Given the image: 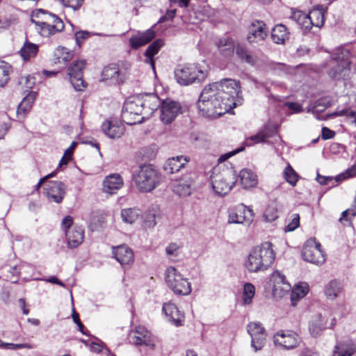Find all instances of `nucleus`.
Listing matches in <instances>:
<instances>
[{"label":"nucleus","instance_id":"e2e57ef3","mask_svg":"<svg viewBox=\"0 0 356 356\" xmlns=\"http://www.w3.org/2000/svg\"><path fill=\"white\" fill-rule=\"evenodd\" d=\"M36 280H43L46 282H49V283H52V284H58L60 286H63V287H65V284L60 281V280H58L56 276H51L49 278H47V279H42V278H35Z\"/></svg>","mask_w":356,"mask_h":356},{"label":"nucleus","instance_id":"774afa93","mask_svg":"<svg viewBox=\"0 0 356 356\" xmlns=\"http://www.w3.org/2000/svg\"><path fill=\"white\" fill-rule=\"evenodd\" d=\"M302 12L300 11V10H292L291 11V15L290 16V18L295 21L296 22H297L299 19H300V15H302Z\"/></svg>","mask_w":356,"mask_h":356},{"label":"nucleus","instance_id":"473e14b6","mask_svg":"<svg viewBox=\"0 0 356 356\" xmlns=\"http://www.w3.org/2000/svg\"><path fill=\"white\" fill-rule=\"evenodd\" d=\"M241 184L245 188L254 187L257 184V177L250 170L243 169L239 173Z\"/></svg>","mask_w":356,"mask_h":356},{"label":"nucleus","instance_id":"f03ea898","mask_svg":"<svg viewBox=\"0 0 356 356\" xmlns=\"http://www.w3.org/2000/svg\"><path fill=\"white\" fill-rule=\"evenodd\" d=\"M273 247L272 243L266 241L253 248L245 261V268L250 273H258L268 269L275 258Z\"/></svg>","mask_w":356,"mask_h":356},{"label":"nucleus","instance_id":"a19ab883","mask_svg":"<svg viewBox=\"0 0 356 356\" xmlns=\"http://www.w3.org/2000/svg\"><path fill=\"white\" fill-rule=\"evenodd\" d=\"M324 9L323 7H317L312 9L308 14L312 23L313 26L316 27H321L324 24Z\"/></svg>","mask_w":356,"mask_h":356},{"label":"nucleus","instance_id":"c85d7f7f","mask_svg":"<svg viewBox=\"0 0 356 356\" xmlns=\"http://www.w3.org/2000/svg\"><path fill=\"white\" fill-rule=\"evenodd\" d=\"M188 162V159L183 156L168 159L163 169L168 174H173L180 170Z\"/></svg>","mask_w":356,"mask_h":356},{"label":"nucleus","instance_id":"4d7b16f0","mask_svg":"<svg viewBox=\"0 0 356 356\" xmlns=\"http://www.w3.org/2000/svg\"><path fill=\"white\" fill-rule=\"evenodd\" d=\"M90 37V33L86 31H78L75 33L76 44L81 45L83 41Z\"/></svg>","mask_w":356,"mask_h":356},{"label":"nucleus","instance_id":"72a5a7b5","mask_svg":"<svg viewBox=\"0 0 356 356\" xmlns=\"http://www.w3.org/2000/svg\"><path fill=\"white\" fill-rule=\"evenodd\" d=\"M73 57V52L64 47H57L53 55V61L54 63L66 64Z\"/></svg>","mask_w":356,"mask_h":356},{"label":"nucleus","instance_id":"c756f323","mask_svg":"<svg viewBox=\"0 0 356 356\" xmlns=\"http://www.w3.org/2000/svg\"><path fill=\"white\" fill-rule=\"evenodd\" d=\"M36 92H30L21 102L17 109V115L19 119H23L31 111L33 102L36 98Z\"/></svg>","mask_w":356,"mask_h":356},{"label":"nucleus","instance_id":"a18cd8bd","mask_svg":"<svg viewBox=\"0 0 356 356\" xmlns=\"http://www.w3.org/2000/svg\"><path fill=\"white\" fill-rule=\"evenodd\" d=\"M284 179L292 186H295L299 179V175L293 170L290 164L283 171Z\"/></svg>","mask_w":356,"mask_h":356},{"label":"nucleus","instance_id":"6e6d98bb","mask_svg":"<svg viewBox=\"0 0 356 356\" xmlns=\"http://www.w3.org/2000/svg\"><path fill=\"white\" fill-rule=\"evenodd\" d=\"M64 6L70 7L74 10H78L82 5L83 0H60Z\"/></svg>","mask_w":356,"mask_h":356},{"label":"nucleus","instance_id":"6e6552de","mask_svg":"<svg viewBox=\"0 0 356 356\" xmlns=\"http://www.w3.org/2000/svg\"><path fill=\"white\" fill-rule=\"evenodd\" d=\"M207 74V70L197 65H179L175 70V79L181 86H188L196 81L201 82Z\"/></svg>","mask_w":356,"mask_h":356},{"label":"nucleus","instance_id":"f257e3e1","mask_svg":"<svg viewBox=\"0 0 356 356\" xmlns=\"http://www.w3.org/2000/svg\"><path fill=\"white\" fill-rule=\"evenodd\" d=\"M241 99L239 82L225 79L207 85L197 104L203 115L217 118L229 112L241 102Z\"/></svg>","mask_w":356,"mask_h":356},{"label":"nucleus","instance_id":"680f3d73","mask_svg":"<svg viewBox=\"0 0 356 356\" xmlns=\"http://www.w3.org/2000/svg\"><path fill=\"white\" fill-rule=\"evenodd\" d=\"M284 105L291 110L293 113H298L302 111V106L296 102H286Z\"/></svg>","mask_w":356,"mask_h":356},{"label":"nucleus","instance_id":"39448f33","mask_svg":"<svg viewBox=\"0 0 356 356\" xmlns=\"http://www.w3.org/2000/svg\"><path fill=\"white\" fill-rule=\"evenodd\" d=\"M211 186L218 195H227L236 182L234 170L230 168L214 167L211 175Z\"/></svg>","mask_w":356,"mask_h":356},{"label":"nucleus","instance_id":"dca6fc26","mask_svg":"<svg viewBox=\"0 0 356 356\" xmlns=\"http://www.w3.org/2000/svg\"><path fill=\"white\" fill-rule=\"evenodd\" d=\"M247 330L251 337V346L254 351L261 350L266 342V331L260 323L251 322L247 325Z\"/></svg>","mask_w":356,"mask_h":356},{"label":"nucleus","instance_id":"0eeeda50","mask_svg":"<svg viewBox=\"0 0 356 356\" xmlns=\"http://www.w3.org/2000/svg\"><path fill=\"white\" fill-rule=\"evenodd\" d=\"M141 98L139 97L128 98L123 106L122 119L127 124L132 125L143 122L146 120L144 116Z\"/></svg>","mask_w":356,"mask_h":356},{"label":"nucleus","instance_id":"aec40b11","mask_svg":"<svg viewBox=\"0 0 356 356\" xmlns=\"http://www.w3.org/2000/svg\"><path fill=\"white\" fill-rule=\"evenodd\" d=\"M130 343L136 346L145 345L152 349L155 346L152 334L145 327L140 325L136 327L131 332Z\"/></svg>","mask_w":356,"mask_h":356},{"label":"nucleus","instance_id":"f704fd0d","mask_svg":"<svg viewBox=\"0 0 356 356\" xmlns=\"http://www.w3.org/2000/svg\"><path fill=\"white\" fill-rule=\"evenodd\" d=\"M326 321L321 314L316 315L309 323V332L313 337L318 336L325 328Z\"/></svg>","mask_w":356,"mask_h":356},{"label":"nucleus","instance_id":"bf43d9fd","mask_svg":"<svg viewBox=\"0 0 356 356\" xmlns=\"http://www.w3.org/2000/svg\"><path fill=\"white\" fill-rule=\"evenodd\" d=\"M73 223V218L70 216H65L62 220V228L65 230V233L70 229Z\"/></svg>","mask_w":356,"mask_h":356},{"label":"nucleus","instance_id":"a211bd4d","mask_svg":"<svg viewBox=\"0 0 356 356\" xmlns=\"http://www.w3.org/2000/svg\"><path fill=\"white\" fill-rule=\"evenodd\" d=\"M253 219V211L244 204H240L232 209L229 213L228 222L250 224Z\"/></svg>","mask_w":356,"mask_h":356},{"label":"nucleus","instance_id":"2f4dec72","mask_svg":"<svg viewBox=\"0 0 356 356\" xmlns=\"http://www.w3.org/2000/svg\"><path fill=\"white\" fill-rule=\"evenodd\" d=\"M309 292V285L306 282L296 284L291 292V302L292 306H296L297 302L303 298Z\"/></svg>","mask_w":356,"mask_h":356},{"label":"nucleus","instance_id":"603ef678","mask_svg":"<svg viewBox=\"0 0 356 356\" xmlns=\"http://www.w3.org/2000/svg\"><path fill=\"white\" fill-rule=\"evenodd\" d=\"M19 83L27 89H31L35 85V79L30 75L22 76L19 80Z\"/></svg>","mask_w":356,"mask_h":356},{"label":"nucleus","instance_id":"37998d69","mask_svg":"<svg viewBox=\"0 0 356 356\" xmlns=\"http://www.w3.org/2000/svg\"><path fill=\"white\" fill-rule=\"evenodd\" d=\"M236 55L245 63L250 65H254L257 63V57L251 54L247 49L243 46L238 45L236 48Z\"/></svg>","mask_w":356,"mask_h":356},{"label":"nucleus","instance_id":"f3484780","mask_svg":"<svg viewBox=\"0 0 356 356\" xmlns=\"http://www.w3.org/2000/svg\"><path fill=\"white\" fill-rule=\"evenodd\" d=\"M326 107L327 104L325 103V101L323 99H319L315 102V105L313 106L311 111L314 116L318 120H325L329 117L342 115L343 113H346L350 122L355 124L356 126V112L353 111H347L344 112L342 111L339 113H333L331 114H327L326 116H323L321 114V113L324 111Z\"/></svg>","mask_w":356,"mask_h":356},{"label":"nucleus","instance_id":"4468645a","mask_svg":"<svg viewBox=\"0 0 356 356\" xmlns=\"http://www.w3.org/2000/svg\"><path fill=\"white\" fill-rule=\"evenodd\" d=\"M321 247V244L314 241H307L302 252L304 260L316 265L323 264L325 258Z\"/></svg>","mask_w":356,"mask_h":356},{"label":"nucleus","instance_id":"13d9d810","mask_svg":"<svg viewBox=\"0 0 356 356\" xmlns=\"http://www.w3.org/2000/svg\"><path fill=\"white\" fill-rule=\"evenodd\" d=\"M179 246L176 243L170 244L165 249L166 254L169 256L177 257L179 254Z\"/></svg>","mask_w":356,"mask_h":356},{"label":"nucleus","instance_id":"7ed1b4c3","mask_svg":"<svg viewBox=\"0 0 356 356\" xmlns=\"http://www.w3.org/2000/svg\"><path fill=\"white\" fill-rule=\"evenodd\" d=\"M31 22L35 24L37 31L44 37H49L64 29L63 22L58 16L42 9L33 12Z\"/></svg>","mask_w":356,"mask_h":356},{"label":"nucleus","instance_id":"5fc2aeb1","mask_svg":"<svg viewBox=\"0 0 356 356\" xmlns=\"http://www.w3.org/2000/svg\"><path fill=\"white\" fill-rule=\"evenodd\" d=\"M356 175V165L348 168L344 173L339 175L335 177V181L338 182L344 179L354 177Z\"/></svg>","mask_w":356,"mask_h":356},{"label":"nucleus","instance_id":"3c124183","mask_svg":"<svg viewBox=\"0 0 356 356\" xmlns=\"http://www.w3.org/2000/svg\"><path fill=\"white\" fill-rule=\"evenodd\" d=\"M22 348L33 349L34 346L30 343H5L3 345V349L18 350Z\"/></svg>","mask_w":356,"mask_h":356},{"label":"nucleus","instance_id":"c9c22d12","mask_svg":"<svg viewBox=\"0 0 356 356\" xmlns=\"http://www.w3.org/2000/svg\"><path fill=\"white\" fill-rule=\"evenodd\" d=\"M163 45V42L161 39H157L154 41L146 49L145 55L147 58V63H149L152 69L155 70L154 60L153 56L156 55L161 47Z\"/></svg>","mask_w":356,"mask_h":356},{"label":"nucleus","instance_id":"7c9ffc66","mask_svg":"<svg viewBox=\"0 0 356 356\" xmlns=\"http://www.w3.org/2000/svg\"><path fill=\"white\" fill-rule=\"evenodd\" d=\"M66 237L69 247L76 248L83 241L84 231L81 227H74L66 232Z\"/></svg>","mask_w":356,"mask_h":356},{"label":"nucleus","instance_id":"a878e982","mask_svg":"<svg viewBox=\"0 0 356 356\" xmlns=\"http://www.w3.org/2000/svg\"><path fill=\"white\" fill-rule=\"evenodd\" d=\"M102 131L110 138H120L124 132V127L117 121H105L102 125Z\"/></svg>","mask_w":356,"mask_h":356},{"label":"nucleus","instance_id":"c03bdc74","mask_svg":"<svg viewBox=\"0 0 356 356\" xmlns=\"http://www.w3.org/2000/svg\"><path fill=\"white\" fill-rule=\"evenodd\" d=\"M356 351V345L341 343L336 346L334 356H351Z\"/></svg>","mask_w":356,"mask_h":356},{"label":"nucleus","instance_id":"5701e85b","mask_svg":"<svg viewBox=\"0 0 356 356\" xmlns=\"http://www.w3.org/2000/svg\"><path fill=\"white\" fill-rule=\"evenodd\" d=\"M193 181L190 175H184L179 179H176L172 183V191L181 197L188 196L191 194Z\"/></svg>","mask_w":356,"mask_h":356},{"label":"nucleus","instance_id":"1a4fd4ad","mask_svg":"<svg viewBox=\"0 0 356 356\" xmlns=\"http://www.w3.org/2000/svg\"><path fill=\"white\" fill-rule=\"evenodd\" d=\"M165 280L168 286L176 295L187 296L191 293V283L175 267L170 266L165 270Z\"/></svg>","mask_w":356,"mask_h":356},{"label":"nucleus","instance_id":"79ce46f5","mask_svg":"<svg viewBox=\"0 0 356 356\" xmlns=\"http://www.w3.org/2000/svg\"><path fill=\"white\" fill-rule=\"evenodd\" d=\"M140 212L137 209H123L121 211V218L124 222L133 224L139 218Z\"/></svg>","mask_w":356,"mask_h":356},{"label":"nucleus","instance_id":"ddd939ff","mask_svg":"<svg viewBox=\"0 0 356 356\" xmlns=\"http://www.w3.org/2000/svg\"><path fill=\"white\" fill-rule=\"evenodd\" d=\"M273 341L276 346L284 350H291L300 345L301 338L294 332L280 331L274 334Z\"/></svg>","mask_w":356,"mask_h":356},{"label":"nucleus","instance_id":"2eb2a0df","mask_svg":"<svg viewBox=\"0 0 356 356\" xmlns=\"http://www.w3.org/2000/svg\"><path fill=\"white\" fill-rule=\"evenodd\" d=\"M67 186L59 181H51L44 186V194L49 202L61 203L66 194Z\"/></svg>","mask_w":356,"mask_h":356},{"label":"nucleus","instance_id":"864d4df0","mask_svg":"<svg viewBox=\"0 0 356 356\" xmlns=\"http://www.w3.org/2000/svg\"><path fill=\"white\" fill-rule=\"evenodd\" d=\"M291 221L285 227V232H292L295 230L300 225V216L295 213L292 216Z\"/></svg>","mask_w":356,"mask_h":356},{"label":"nucleus","instance_id":"423d86ee","mask_svg":"<svg viewBox=\"0 0 356 356\" xmlns=\"http://www.w3.org/2000/svg\"><path fill=\"white\" fill-rule=\"evenodd\" d=\"M350 52L338 49L332 54L331 58L326 64L327 74L332 79H341L349 72Z\"/></svg>","mask_w":356,"mask_h":356},{"label":"nucleus","instance_id":"4c0bfd02","mask_svg":"<svg viewBox=\"0 0 356 356\" xmlns=\"http://www.w3.org/2000/svg\"><path fill=\"white\" fill-rule=\"evenodd\" d=\"M38 51V45L26 40L23 47L20 49L19 54L24 60H28L30 58L35 57Z\"/></svg>","mask_w":356,"mask_h":356},{"label":"nucleus","instance_id":"cd10ccee","mask_svg":"<svg viewBox=\"0 0 356 356\" xmlns=\"http://www.w3.org/2000/svg\"><path fill=\"white\" fill-rule=\"evenodd\" d=\"M163 311L165 316L168 317L169 321L175 325L179 326L181 325L184 321V315L174 303L169 302L163 304Z\"/></svg>","mask_w":356,"mask_h":356},{"label":"nucleus","instance_id":"393cba45","mask_svg":"<svg viewBox=\"0 0 356 356\" xmlns=\"http://www.w3.org/2000/svg\"><path fill=\"white\" fill-rule=\"evenodd\" d=\"M124 184L123 179L119 174H111L103 181V191L111 195L115 194Z\"/></svg>","mask_w":356,"mask_h":356},{"label":"nucleus","instance_id":"ea45409f","mask_svg":"<svg viewBox=\"0 0 356 356\" xmlns=\"http://www.w3.org/2000/svg\"><path fill=\"white\" fill-rule=\"evenodd\" d=\"M287 29L282 24L276 25L271 31V38L277 44L283 43L287 38Z\"/></svg>","mask_w":356,"mask_h":356},{"label":"nucleus","instance_id":"412c9836","mask_svg":"<svg viewBox=\"0 0 356 356\" xmlns=\"http://www.w3.org/2000/svg\"><path fill=\"white\" fill-rule=\"evenodd\" d=\"M113 257L124 268H127L134 263V257L132 250L126 245L113 247Z\"/></svg>","mask_w":356,"mask_h":356},{"label":"nucleus","instance_id":"f8f14e48","mask_svg":"<svg viewBox=\"0 0 356 356\" xmlns=\"http://www.w3.org/2000/svg\"><path fill=\"white\" fill-rule=\"evenodd\" d=\"M160 120L164 124H169L182 113L179 102L167 99L163 100L160 107Z\"/></svg>","mask_w":356,"mask_h":356},{"label":"nucleus","instance_id":"de8ad7c7","mask_svg":"<svg viewBox=\"0 0 356 356\" xmlns=\"http://www.w3.org/2000/svg\"><path fill=\"white\" fill-rule=\"evenodd\" d=\"M10 67L7 63L0 60V87H3L8 80Z\"/></svg>","mask_w":356,"mask_h":356},{"label":"nucleus","instance_id":"338daca9","mask_svg":"<svg viewBox=\"0 0 356 356\" xmlns=\"http://www.w3.org/2000/svg\"><path fill=\"white\" fill-rule=\"evenodd\" d=\"M312 26H313V23L308 15L307 16L306 19L304 20V22H302V24L301 25L300 27L305 30H309Z\"/></svg>","mask_w":356,"mask_h":356},{"label":"nucleus","instance_id":"9d476101","mask_svg":"<svg viewBox=\"0 0 356 356\" xmlns=\"http://www.w3.org/2000/svg\"><path fill=\"white\" fill-rule=\"evenodd\" d=\"M86 64L85 60H78L73 62L67 68L70 81L76 91H83L86 88V83L83 80V72Z\"/></svg>","mask_w":356,"mask_h":356},{"label":"nucleus","instance_id":"09e8293b","mask_svg":"<svg viewBox=\"0 0 356 356\" xmlns=\"http://www.w3.org/2000/svg\"><path fill=\"white\" fill-rule=\"evenodd\" d=\"M263 217L266 222H273L278 217V210L275 204L269 205L264 213Z\"/></svg>","mask_w":356,"mask_h":356},{"label":"nucleus","instance_id":"e433bc0d","mask_svg":"<svg viewBox=\"0 0 356 356\" xmlns=\"http://www.w3.org/2000/svg\"><path fill=\"white\" fill-rule=\"evenodd\" d=\"M218 49L221 54L227 56L234 52V43L232 38L228 37L221 38L217 43Z\"/></svg>","mask_w":356,"mask_h":356},{"label":"nucleus","instance_id":"49530a36","mask_svg":"<svg viewBox=\"0 0 356 356\" xmlns=\"http://www.w3.org/2000/svg\"><path fill=\"white\" fill-rule=\"evenodd\" d=\"M255 294L254 286L251 283H245L243 285V302L245 305H249L252 302V300Z\"/></svg>","mask_w":356,"mask_h":356},{"label":"nucleus","instance_id":"bb28decb","mask_svg":"<svg viewBox=\"0 0 356 356\" xmlns=\"http://www.w3.org/2000/svg\"><path fill=\"white\" fill-rule=\"evenodd\" d=\"M144 108V116L146 119L151 117L152 113L161 107V102L156 95H146L145 97H140Z\"/></svg>","mask_w":356,"mask_h":356},{"label":"nucleus","instance_id":"4be33fe9","mask_svg":"<svg viewBox=\"0 0 356 356\" xmlns=\"http://www.w3.org/2000/svg\"><path fill=\"white\" fill-rule=\"evenodd\" d=\"M271 280L273 283V294L275 297L281 298L290 291L291 285L280 271L275 270L273 273Z\"/></svg>","mask_w":356,"mask_h":356},{"label":"nucleus","instance_id":"69168bd1","mask_svg":"<svg viewBox=\"0 0 356 356\" xmlns=\"http://www.w3.org/2000/svg\"><path fill=\"white\" fill-rule=\"evenodd\" d=\"M241 149L234 150L228 153H226L225 154L221 155L219 159V162H224L226 160H227L229 158L232 157V156L235 155L236 153L239 152Z\"/></svg>","mask_w":356,"mask_h":356},{"label":"nucleus","instance_id":"9b49d317","mask_svg":"<svg viewBox=\"0 0 356 356\" xmlns=\"http://www.w3.org/2000/svg\"><path fill=\"white\" fill-rule=\"evenodd\" d=\"M128 67L124 69L120 68L115 65H109L105 67L102 72L101 81L105 82L110 85H120L123 83L127 79Z\"/></svg>","mask_w":356,"mask_h":356},{"label":"nucleus","instance_id":"0e129e2a","mask_svg":"<svg viewBox=\"0 0 356 356\" xmlns=\"http://www.w3.org/2000/svg\"><path fill=\"white\" fill-rule=\"evenodd\" d=\"M335 135L334 131L330 130L327 127H323L322 128V138L324 140L331 139Z\"/></svg>","mask_w":356,"mask_h":356},{"label":"nucleus","instance_id":"052dcab7","mask_svg":"<svg viewBox=\"0 0 356 356\" xmlns=\"http://www.w3.org/2000/svg\"><path fill=\"white\" fill-rule=\"evenodd\" d=\"M316 181L321 185H328L330 183L333 184L335 181V178L332 177L321 176L319 174L317 175Z\"/></svg>","mask_w":356,"mask_h":356},{"label":"nucleus","instance_id":"8fccbe9b","mask_svg":"<svg viewBox=\"0 0 356 356\" xmlns=\"http://www.w3.org/2000/svg\"><path fill=\"white\" fill-rule=\"evenodd\" d=\"M269 137V136L266 133L265 131H261L258 134L252 136L248 140L247 143L248 145H252L253 144L265 142L266 140Z\"/></svg>","mask_w":356,"mask_h":356},{"label":"nucleus","instance_id":"20e7f679","mask_svg":"<svg viewBox=\"0 0 356 356\" xmlns=\"http://www.w3.org/2000/svg\"><path fill=\"white\" fill-rule=\"evenodd\" d=\"M132 177L136 188L143 193L152 191L161 181L159 172L150 164L140 165L133 172Z\"/></svg>","mask_w":356,"mask_h":356},{"label":"nucleus","instance_id":"58836bf2","mask_svg":"<svg viewBox=\"0 0 356 356\" xmlns=\"http://www.w3.org/2000/svg\"><path fill=\"white\" fill-rule=\"evenodd\" d=\"M342 289L339 282L330 281L325 287V295L329 300H334L338 297Z\"/></svg>","mask_w":356,"mask_h":356},{"label":"nucleus","instance_id":"b1692460","mask_svg":"<svg viewBox=\"0 0 356 356\" xmlns=\"http://www.w3.org/2000/svg\"><path fill=\"white\" fill-rule=\"evenodd\" d=\"M156 37V32L154 30L149 29L145 31H138L136 34L132 35L129 39V44L134 49H137L139 47L149 43Z\"/></svg>","mask_w":356,"mask_h":356},{"label":"nucleus","instance_id":"6ab92c4d","mask_svg":"<svg viewBox=\"0 0 356 356\" xmlns=\"http://www.w3.org/2000/svg\"><path fill=\"white\" fill-rule=\"evenodd\" d=\"M268 29L263 21L254 20L248 28L247 40L249 43H258L264 41L268 35Z\"/></svg>","mask_w":356,"mask_h":356}]
</instances>
